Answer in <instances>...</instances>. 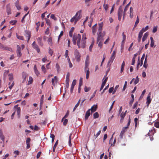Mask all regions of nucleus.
Here are the masks:
<instances>
[{
  "instance_id": "f257e3e1",
  "label": "nucleus",
  "mask_w": 159,
  "mask_h": 159,
  "mask_svg": "<svg viewBox=\"0 0 159 159\" xmlns=\"http://www.w3.org/2000/svg\"><path fill=\"white\" fill-rule=\"evenodd\" d=\"M74 55L76 61L78 62H79L80 60L81 56L80 52L77 49H75L74 51Z\"/></svg>"
},
{
  "instance_id": "f03ea898",
  "label": "nucleus",
  "mask_w": 159,
  "mask_h": 159,
  "mask_svg": "<svg viewBox=\"0 0 159 159\" xmlns=\"http://www.w3.org/2000/svg\"><path fill=\"white\" fill-rule=\"evenodd\" d=\"M105 35V33L104 32H103V33H99L97 38V43H98L99 41H103V37Z\"/></svg>"
},
{
  "instance_id": "7ed1b4c3",
  "label": "nucleus",
  "mask_w": 159,
  "mask_h": 159,
  "mask_svg": "<svg viewBox=\"0 0 159 159\" xmlns=\"http://www.w3.org/2000/svg\"><path fill=\"white\" fill-rule=\"evenodd\" d=\"M122 35L123 36L122 37V39L123 40L121 43V52H122L123 49L124 48V43H125V41L126 39V36L125 35L124 33H123L122 34Z\"/></svg>"
},
{
  "instance_id": "20e7f679",
  "label": "nucleus",
  "mask_w": 159,
  "mask_h": 159,
  "mask_svg": "<svg viewBox=\"0 0 159 159\" xmlns=\"http://www.w3.org/2000/svg\"><path fill=\"white\" fill-rule=\"evenodd\" d=\"M32 47L36 50L38 53L40 52V50L38 45L36 44L35 41H34L32 44Z\"/></svg>"
},
{
  "instance_id": "39448f33",
  "label": "nucleus",
  "mask_w": 159,
  "mask_h": 159,
  "mask_svg": "<svg viewBox=\"0 0 159 159\" xmlns=\"http://www.w3.org/2000/svg\"><path fill=\"white\" fill-rule=\"evenodd\" d=\"M25 35L27 38V42H28L31 36L30 32L28 31H25Z\"/></svg>"
},
{
  "instance_id": "423d86ee",
  "label": "nucleus",
  "mask_w": 159,
  "mask_h": 159,
  "mask_svg": "<svg viewBox=\"0 0 159 159\" xmlns=\"http://www.w3.org/2000/svg\"><path fill=\"white\" fill-rule=\"evenodd\" d=\"M75 17H76V21H78L79 19H81L82 17L81 15V12L80 11H78L75 15Z\"/></svg>"
},
{
  "instance_id": "0eeeda50",
  "label": "nucleus",
  "mask_w": 159,
  "mask_h": 159,
  "mask_svg": "<svg viewBox=\"0 0 159 159\" xmlns=\"http://www.w3.org/2000/svg\"><path fill=\"white\" fill-rule=\"evenodd\" d=\"M128 129V126H126L123 128L120 134L121 138H123V135L127 131Z\"/></svg>"
},
{
  "instance_id": "6e6552de",
  "label": "nucleus",
  "mask_w": 159,
  "mask_h": 159,
  "mask_svg": "<svg viewBox=\"0 0 159 159\" xmlns=\"http://www.w3.org/2000/svg\"><path fill=\"white\" fill-rule=\"evenodd\" d=\"M20 48L19 45H17V50H16V53L17 56L19 57H20L21 56V53Z\"/></svg>"
},
{
  "instance_id": "1a4fd4ad",
  "label": "nucleus",
  "mask_w": 159,
  "mask_h": 159,
  "mask_svg": "<svg viewBox=\"0 0 159 159\" xmlns=\"http://www.w3.org/2000/svg\"><path fill=\"white\" fill-rule=\"evenodd\" d=\"M115 57V56L112 55H111V57L107 63L108 66H109V65L110 64H111L113 62Z\"/></svg>"
},
{
  "instance_id": "9d476101",
  "label": "nucleus",
  "mask_w": 159,
  "mask_h": 159,
  "mask_svg": "<svg viewBox=\"0 0 159 159\" xmlns=\"http://www.w3.org/2000/svg\"><path fill=\"white\" fill-rule=\"evenodd\" d=\"M97 107H98L97 105H94L92 106L90 109V111H91V113L94 112L96 110Z\"/></svg>"
},
{
  "instance_id": "9b49d317",
  "label": "nucleus",
  "mask_w": 159,
  "mask_h": 159,
  "mask_svg": "<svg viewBox=\"0 0 159 159\" xmlns=\"http://www.w3.org/2000/svg\"><path fill=\"white\" fill-rule=\"evenodd\" d=\"M103 23L102 22L99 24V28L98 29V31L99 33H103L102 32V27L103 26Z\"/></svg>"
},
{
  "instance_id": "f8f14e48",
  "label": "nucleus",
  "mask_w": 159,
  "mask_h": 159,
  "mask_svg": "<svg viewBox=\"0 0 159 159\" xmlns=\"http://www.w3.org/2000/svg\"><path fill=\"white\" fill-rule=\"evenodd\" d=\"M0 48L2 49V50H8L9 51H10V50H11V48H9L8 47H5L2 44L0 46Z\"/></svg>"
},
{
  "instance_id": "ddd939ff",
  "label": "nucleus",
  "mask_w": 159,
  "mask_h": 159,
  "mask_svg": "<svg viewBox=\"0 0 159 159\" xmlns=\"http://www.w3.org/2000/svg\"><path fill=\"white\" fill-rule=\"evenodd\" d=\"M0 139L3 142L4 141L5 137L1 130H0Z\"/></svg>"
},
{
  "instance_id": "4468645a",
  "label": "nucleus",
  "mask_w": 159,
  "mask_h": 159,
  "mask_svg": "<svg viewBox=\"0 0 159 159\" xmlns=\"http://www.w3.org/2000/svg\"><path fill=\"white\" fill-rule=\"evenodd\" d=\"M86 43V40L82 39L81 40V47L84 48H85V44Z\"/></svg>"
},
{
  "instance_id": "2eb2a0df",
  "label": "nucleus",
  "mask_w": 159,
  "mask_h": 159,
  "mask_svg": "<svg viewBox=\"0 0 159 159\" xmlns=\"http://www.w3.org/2000/svg\"><path fill=\"white\" fill-rule=\"evenodd\" d=\"M111 65V64H110V65H109V66H108V63L107 64V68L108 69H107V71H106V75H105L104 78H103V79L102 80H104V78L106 77L107 76V74H108V73L110 71V66Z\"/></svg>"
},
{
  "instance_id": "dca6fc26",
  "label": "nucleus",
  "mask_w": 159,
  "mask_h": 159,
  "mask_svg": "<svg viewBox=\"0 0 159 159\" xmlns=\"http://www.w3.org/2000/svg\"><path fill=\"white\" fill-rule=\"evenodd\" d=\"M152 99L150 98V96H148L147 98V101L146 102V104H147V106L148 107L149 104L151 102Z\"/></svg>"
},
{
  "instance_id": "f3484780",
  "label": "nucleus",
  "mask_w": 159,
  "mask_h": 159,
  "mask_svg": "<svg viewBox=\"0 0 159 159\" xmlns=\"http://www.w3.org/2000/svg\"><path fill=\"white\" fill-rule=\"evenodd\" d=\"M90 109H89L86 112L85 116V119L86 120H87L89 117L90 115Z\"/></svg>"
},
{
  "instance_id": "a211bd4d",
  "label": "nucleus",
  "mask_w": 159,
  "mask_h": 159,
  "mask_svg": "<svg viewBox=\"0 0 159 159\" xmlns=\"http://www.w3.org/2000/svg\"><path fill=\"white\" fill-rule=\"evenodd\" d=\"M155 132V130L154 129H152L151 131L149 130V132L148 133V134L149 136H151L153 135Z\"/></svg>"
},
{
  "instance_id": "6ab92c4d",
  "label": "nucleus",
  "mask_w": 159,
  "mask_h": 159,
  "mask_svg": "<svg viewBox=\"0 0 159 159\" xmlns=\"http://www.w3.org/2000/svg\"><path fill=\"white\" fill-rule=\"evenodd\" d=\"M42 39L41 37H39L37 39V41L38 44L41 46H43V43L42 42Z\"/></svg>"
},
{
  "instance_id": "aec40b11",
  "label": "nucleus",
  "mask_w": 159,
  "mask_h": 159,
  "mask_svg": "<svg viewBox=\"0 0 159 159\" xmlns=\"http://www.w3.org/2000/svg\"><path fill=\"white\" fill-rule=\"evenodd\" d=\"M137 53L135 54L134 55V56L133 57V58L132 60V63H131L132 65H134L135 62V58H136V56H137Z\"/></svg>"
},
{
  "instance_id": "412c9836",
  "label": "nucleus",
  "mask_w": 159,
  "mask_h": 159,
  "mask_svg": "<svg viewBox=\"0 0 159 159\" xmlns=\"http://www.w3.org/2000/svg\"><path fill=\"white\" fill-rule=\"evenodd\" d=\"M148 33L147 32L145 33L144 34V35L143 37L142 38V41L143 42H144L147 38L148 36Z\"/></svg>"
},
{
  "instance_id": "4be33fe9",
  "label": "nucleus",
  "mask_w": 159,
  "mask_h": 159,
  "mask_svg": "<svg viewBox=\"0 0 159 159\" xmlns=\"http://www.w3.org/2000/svg\"><path fill=\"white\" fill-rule=\"evenodd\" d=\"M16 111L19 118L20 117V107H17L16 109Z\"/></svg>"
},
{
  "instance_id": "5701e85b",
  "label": "nucleus",
  "mask_w": 159,
  "mask_h": 159,
  "mask_svg": "<svg viewBox=\"0 0 159 159\" xmlns=\"http://www.w3.org/2000/svg\"><path fill=\"white\" fill-rule=\"evenodd\" d=\"M15 5L18 10H20L21 9L20 7V6L19 5V2L18 1H17L15 3Z\"/></svg>"
},
{
  "instance_id": "b1692460",
  "label": "nucleus",
  "mask_w": 159,
  "mask_h": 159,
  "mask_svg": "<svg viewBox=\"0 0 159 159\" xmlns=\"http://www.w3.org/2000/svg\"><path fill=\"white\" fill-rule=\"evenodd\" d=\"M70 73L68 72L66 75V82H69L70 81Z\"/></svg>"
},
{
  "instance_id": "393cba45",
  "label": "nucleus",
  "mask_w": 159,
  "mask_h": 159,
  "mask_svg": "<svg viewBox=\"0 0 159 159\" xmlns=\"http://www.w3.org/2000/svg\"><path fill=\"white\" fill-rule=\"evenodd\" d=\"M142 36H143V34L139 32V36H138V42H139L141 40V38H142Z\"/></svg>"
},
{
  "instance_id": "a878e982",
  "label": "nucleus",
  "mask_w": 159,
  "mask_h": 159,
  "mask_svg": "<svg viewBox=\"0 0 159 159\" xmlns=\"http://www.w3.org/2000/svg\"><path fill=\"white\" fill-rule=\"evenodd\" d=\"M80 99L79 100L78 102L77 103L73 109V111H74L76 110V108L78 107L79 106V105L80 102Z\"/></svg>"
},
{
  "instance_id": "bb28decb",
  "label": "nucleus",
  "mask_w": 159,
  "mask_h": 159,
  "mask_svg": "<svg viewBox=\"0 0 159 159\" xmlns=\"http://www.w3.org/2000/svg\"><path fill=\"white\" fill-rule=\"evenodd\" d=\"M81 38V35L80 34H78V39H77V43H80V40Z\"/></svg>"
},
{
  "instance_id": "cd10ccee",
  "label": "nucleus",
  "mask_w": 159,
  "mask_h": 159,
  "mask_svg": "<svg viewBox=\"0 0 159 159\" xmlns=\"http://www.w3.org/2000/svg\"><path fill=\"white\" fill-rule=\"evenodd\" d=\"M48 43L50 45H52V40L51 37H50L48 39Z\"/></svg>"
},
{
  "instance_id": "c85d7f7f",
  "label": "nucleus",
  "mask_w": 159,
  "mask_h": 159,
  "mask_svg": "<svg viewBox=\"0 0 159 159\" xmlns=\"http://www.w3.org/2000/svg\"><path fill=\"white\" fill-rule=\"evenodd\" d=\"M139 19L138 16L137 17V19L135 21V25H134V27H135L137 26V25L139 23Z\"/></svg>"
},
{
  "instance_id": "c756f323",
  "label": "nucleus",
  "mask_w": 159,
  "mask_h": 159,
  "mask_svg": "<svg viewBox=\"0 0 159 159\" xmlns=\"http://www.w3.org/2000/svg\"><path fill=\"white\" fill-rule=\"evenodd\" d=\"M150 39L151 41V43L150 44V46L151 47H152L154 44V41L153 40V39L152 37L150 38Z\"/></svg>"
},
{
  "instance_id": "7c9ffc66",
  "label": "nucleus",
  "mask_w": 159,
  "mask_h": 159,
  "mask_svg": "<svg viewBox=\"0 0 159 159\" xmlns=\"http://www.w3.org/2000/svg\"><path fill=\"white\" fill-rule=\"evenodd\" d=\"M76 17H75V16H73V18H72L71 19L70 21L71 22H73L74 21H75V23H76V22L78 21H76Z\"/></svg>"
},
{
  "instance_id": "2f4dec72",
  "label": "nucleus",
  "mask_w": 159,
  "mask_h": 159,
  "mask_svg": "<svg viewBox=\"0 0 159 159\" xmlns=\"http://www.w3.org/2000/svg\"><path fill=\"white\" fill-rule=\"evenodd\" d=\"M58 140H57L56 141V142L55 144H54V145L53 146V152H54V151H55L56 148L58 143Z\"/></svg>"
},
{
  "instance_id": "473e14b6",
  "label": "nucleus",
  "mask_w": 159,
  "mask_h": 159,
  "mask_svg": "<svg viewBox=\"0 0 159 159\" xmlns=\"http://www.w3.org/2000/svg\"><path fill=\"white\" fill-rule=\"evenodd\" d=\"M92 33L94 35L96 31V28L95 27H94V26H93L92 27Z\"/></svg>"
},
{
  "instance_id": "72a5a7b5",
  "label": "nucleus",
  "mask_w": 159,
  "mask_h": 159,
  "mask_svg": "<svg viewBox=\"0 0 159 159\" xmlns=\"http://www.w3.org/2000/svg\"><path fill=\"white\" fill-rule=\"evenodd\" d=\"M33 81V79L30 76L29 78V80L28 81V84H32Z\"/></svg>"
},
{
  "instance_id": "f704fd0d",
  "label": "nucleus",
  "mask_w": 159,
  "mask_h": 159,
  "mask_svg": "<svg viewBox=\"0 0 159 159\" xmlns=\"http://www.w3.org/2000/svg\"><path fill=\"white\" fill-rule=\"evenodd\" d=\"M9 76V80L10 81L12 80L13 79V76L12 73L8 75Z\"/></svg>"
},
{
  "instance_id": "c9c22d12",
  "label": "nucleus",
  "mask_w": 159,
  "mask_h": 159,
  "mask_svg": "<svg viewBox=\"0 0 159 159\" xmlns=\"http://www.w3.org/2000/svg\"><path fill=\"white\" fill-rule=\"evenodd\" d=\"M99 116V115L98 112H96L93 114V118L94 119H96L98 118Z\"/></svg>"
},
{
  "instance_id": "e433bc0d",
  "label": "nucleus",
  "mask_w": 159,
  "mask_h": 159,
  "mask_svg": "<svg viewBox=\"0 0 159 159\" xmlns=\"http://www.w3.org/2000/svg\"><path fill=\"white\" fill-rule=\"evenodd\" d=\"M144 57H145V54H143V55H142V57L141 58V65H140L141 66L143 65V61L144 58Z\"/></svg>"
},
{
  "instance_id": "4c0bfd02",
  "label": "nucleus",
  "mask_w": 159,
  "mask_h": 159,
  "mask_svg": "<svg viewBox=\"0 0 159 159\" xmlns=\"http://www.w3.org/2000/svg\"><path fill=\"white\" fill-rule=\"evenodd\" d=\"M69 114V112L68 111L67 112V113L66 114V115L64 116V117L62 118L61 120V121H63L68 116Z\"/></svg>"
},
{
  "instance_id": "58836bf2",
  "label": "nucleus",
  "mask_w": 159,
  "mask_h": 159,
  "mask_svg": "<svg viewBox=\"0 0 159 159\" xmlns=\"http://www.w3.org/2000/svg\"><path fill=\"white\" fill-rule=\"evenodd\" d=\"M125 65V62L123 61V62L122 64V65L121 66V72H122L124 70V67Z\"/></svg>"
},
{
  "instance_id": "ea45409f",
  "label": "nucleus",
  "mask_w": 159,
  "mask_h": 159,
  "mask_svg": "<svg viewBox=\"0 0 159 159\" xmlns=\"http://www.w3.org/2000/svg\"><path fill=\"white\" fill-rule=\"evenodd\" d=\"M16 36L17 38L18 39L21 40H24V38L23 36H20L19 35L17 34H16Z\"/></svg>"
},
{
  "instance_id": "a19ab883",
  "label": "nucleus",
  "mask_w": 159,
  "mask_h": 159,
  "mask_svg": "<svg viewBox=\"0 0 159 159\" xmlns=\"http://www.w3.org/2000/svg\"><path fill=\"white\" fill-rule=\"evenodd\" d=\"M139 81V78H138V76H137L136 78V79H135V81H134V84L135 85L136 84H137V83H138Z\"/></svg>"
},
{
  "instance_id": "79ce46f5",
  "label": "nucleus",
  "mask_w": 159,
  "mask_h": 159,
  "mask_svg": "<svg viewBox=\"0 0 159 159\" xmlns=\"http://www.w3.org/2000/svg\"><path fill=\"white\" fill-rule=\"evenodd\" d=\"M78 39V34H74L73 36L72 39L74 40L75 39V41L77 40V39Z\"/></svg>"
},
{
  "instance_id": "37998d69",
  "label": "nucleus",
  "mask_w": 159,
  "mask_h": 159,
  "mask_svg": "<svg viewBox=\"0 0 159 159\" xmlns=\"http://www.w3.org/2000/svg\"><path fill=\"white\" fill-rule=\"evenodd\" d=\"M50 137L52 138V143L54 141L55 136L53 134H50Z\"/></svg>"
},
{
  "instance_id": "c03bdc74",
  "label": "nucleus",
  "mask_w": 159,
  "mask_h": 159,
  "mask_svg": "<svg viewBox=\"0 0 159 159\" xmlns=\"http://www.w3.org/2000/svg\"><path fill=\"white\" fill-rule=\"evenodd\" d=\"M91 89L90 87L88 88L87 86H85L84 88V91L85 92H87L90 90Z\"/></svg>"
},
{
  "instance_id": "a18cd8bd",
  "label": "nucleus",
  "mask_w": 159,
  "mask_h": 159,
  "mask_svg": "<svg viewBox=\"0 0 159 159\" xmlns=\"http://www.w3.org/2000/svg\"><path fill=\"white\" fill-rule=\"evenodd\" d=\"M41 69L43 72L45 73L46 72L45 68L44 65H42L41 67Z\"/></svg>"
},
{
  "instance_id": "49530a36",
  "label": "nucleus",
  "mask_w": 159,
  "mask_h": 159,
  "mask_svg": "<svg viewBox=\"0 0 159 159\" xmlns=\"http://www.w3.org/2000/svg\"><path fill=\"white\" fill-rule=\"evenodd\" d=\"M89 69H88L87 70L86 72V78L87 79H88L89 77Z\"/></svg>"
},
{
  "instance_id": "de8ad7c7",
  "label": "nucleus",
  "mask_w": 159,
  "mask_h": 159,
  "mask_svg": "<svg viewBox=\"0 0 159 159\" xmlns=\"http://www.w3.org/2000/svg\"><path fill=\"white\" fill-rule=\"evenodd\" d=\"M43 97H44V95H42V96H41V99H40V105H41L43 103Z\"/></svg>"
},
{
  "instance_id": "09e8293b",
  "label": "nucleus",
  "mask_w": 159,
  "mask_h": 159,
  "mask_svg": "<svg viewBox=\"0 0 159 159\" xmlns=\"http://www.w3.org/2000/svg\"><path fill=\"white\" fill-rule=\"evenodd\" d=\"M89 65V59L86 58L85 61V65L86 66H88Z\"/></svg>"
},
{
  "instance_id": "8fccbe9b",
  "label": "nucleus",
  "mask_w": 159,
  "mask_h": 159,
  "mask_svg": "<svg viewBox=\"0 0 159 159\" xmlns=\"http://www.w3.org/2000/svg\"><path fill=\"white\" fill-rule=\"evenodd\" d=\"M56 67L57 69V72H59L60 71V67L59 65L57 63L56 65Z\"/></svg>"
},
{
  "instance_id": "3c124183",
  "label": "nucleus",
  "mask_w": 159,
  "mask_h": 159,
  "mask_svg": "<svg viewBox=\"0 0 159 159\" xmlns=\"http://www.w3.org/2000/svg\"><path fill=\"white\" fill-rule=\"evenodd\" d=\"M63 31H61V32L60 34L58 36V42H59V40L60 39V37L63 35Z\"/></svg>"
},
{
  "instance_id": "603ef678",
  "label": "nucleus",
  "mask_w": 159,
  "mask_h": 159,
  "mask_svg": "<svg viewBox=\"0 0 159 159\" xmlns=\"http://www.w3.org/2000/svg\"><path fill=\"white\" fill-rule=\"evenodd\" d=\"M90 19H91V20L89 22V27H91L92 25V23L93 21V19L92 18H91V16L90 17Z\"/></svg>"
},
{
  "instance_id": "864d4df0",
  "label": "nucleus",
  "mask_w": 159,
  "mask_h": 159,
  "mask_svg": "<svg viewBox=\"0 0 159 159\" xmlns=\"http://www.w3.org/2000/svg\"><path fill=\"white\" fill-rule=\"evenodd\" d=\"M103 42V41H99L98 43H97L98 44V46L100 48H101L102 47V43Z\"/></svg>"
},
{
  "instance_id": "5fc2aeb1",
  "label": "nucleus",
  "mask_w": 159,
  "mask_h": 159,
  "mask_svg": "<svg viewBox=\"0 0 159 159\" xmlns=\"http://www.w3.org/2000/svg\"><path fill=\"white\" fill-rule=\"evenodd\" d=\"M113 140V137L112 136V137L111 138L110 140H109V144H111V146H112L113 145V144L112 143V142Z\"/></svg>"
},
{
  "instance_id": "6e6d98bb",
  "label": "nucleus",
  "mask_w": 159,
  "mask_h": 159,
  "mask_svg": "<svg viewBox=\"0 0 159 159\" xmlns=\"http://www.w3.org/2000/svg\"><path fill=\"white\" fill-rule=\"evenodd\" d=\"M133 11H130V17L131 18H132L134 16Z\"/></svg>"
},
{
  "instance_id": "4d7b16f0",
  "label": "nucleus",
  "mask_w": 159,
  "mask_h": 159,
  "mask_svg": "<svg viewBox=\"0 0 159 159\" xmlns=\"http://www.w3.org/2000/svg\"><path fill=\"white\" fill-rule=\"evenodd\" d=\"M30 141L31 139L29 137L27 138L26 141V143H30Z\"/></svg>"
},
{
  "instance_id": "13d9d810",
  "label": "nucleus",
  "mask_w": 159,
  "mask_h": 159,
  "mask_svg": "<svg viewBox=\"0 0 159 159\" xmlns=\"http://www.w3.org/2000/svg\"><path fill=\"white\" fill-rule=\"evenodd\" d=\"M154 126L156 127L159 128V122H156L155 123Z\"/></svg>"
},
{
  "instance_id": "bf43d9fd",
  "label": "nucleus",
  "mask_w": 159,
  "mask_h": 159,
  "mask_svg": "<svg viewBox=\"0 0 159 159\" xmlns=\"http://www.w3.org/2000/svg\"><path fill=\"white\" fill-rule=\"evenodd\" d=\"M114 90L113 87H111V88H110L109 89V93H111L112 92L113 93Z\"/></svg>"
},
{
  "instance_id": "052dcab7",
  "label": "nucleus",
  "mask_w": 159,
  "mask_h": 159,
  "mask_svg": "<svg viewBox=\"0 0 159 159\" xmlns=\"http://www.w3.org/2000/svg\"><path fill=\"white\" fill-rule=\"evenodd\" d=\"M68 120L67 119H65L63 122V125H66L68 122Z\"/></svg>"
},
{
  "instance_id": "680f3d73",
  "label": "nucleus",
  "mask_w": 159,
  "mask_h": 159,
  "mask_svg": "<svg viewBox=\"0 0 159 159\" xmlns=\"http://www.w3.org/2000/svg\"><path fill=\"white\" fill-rule=\"evenodd\" d=\"M76 80H74L71 84V86L74 87L76 84Z\"/></svg>"
},
{
  "instance_id": "e2e57ef3",
  "label": "nucleus",
  "mask_w": 159,
  "mask_h": 159,
  "mask_svg": "<svg viewBox=\"0 0 159 159\" xmlns=\"http://www.w3.org/2000/svg\"><path fill=\"white\" fill-rule=\"evenodd\" d=\"M118 87H119L118 85H117L115 87V88L112 94H114L116 92V89L118 88Z\"/></svg>"
},
{
  "instance_id": "0e129e2a",
  "label": "nucleus",
  "mask_w": 159,
  "mask_h": 159,
  "mask_svg": "<svg viewBox=\"0 0 159 159\" xmlns=\"http://www.w3.org/2000/svg\"><path fill=\"white\" fill-rule=\"evenodd\" d=\"M17 22V21L16 20H11L10 22V23L12 24V25H14Z\"/></svg>"
},
{
  "instance_id": "69168bd1",
  "label": "nucleus",
  "mask_w": 159,
  "mask_h": 159,
  "mask_svg": "<svg viewBox=\"0 0 159 159\" xmlns=\"http://www.w3.org/2000/svg\"><path fill=\"white\" fill-rule=\"evenodd\" d=\"M49 27H48L46 30V31H45V34H48L49 33Z\"/></svg>"
},
{
  "instance_id": "338daca9",
  "label": "nucleus",
  "mask_w": 159,
  "mask_h": 159,
  "mask_svg": "<svg viewBox=\"0 0 159 159\" xmlns=\"http://www.w3.org/2000/svg\"><path fill=\"white\" fill-rule=\"evenodd\" d=\"M157 26H155L154 27L152 30V32L153 33H155L157 31Z\"/></svg>"
},
{
  "instance_id": "774afa93",
  "label": "nucleus",
  "mask_w": 159,
  "mask_h": 159,
  "mask_svg": "<svg viewBox=\"0 0 159 159\" xmlns=\"http://www.w3.org/2000/svg\"><path fill=\"white\" fill-rule=\"evenodd\" d=\"M125 113H124L123 112H122L121 115H120V116L121 118L123 119L125 117Z\"/></svg>"
}]
</instances>
